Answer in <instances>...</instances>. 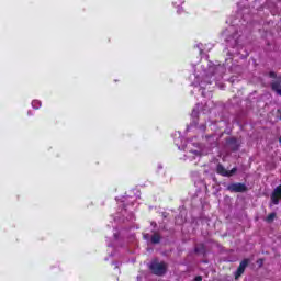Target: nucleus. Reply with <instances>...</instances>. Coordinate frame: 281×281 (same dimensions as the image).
Listing matches in <instances>:
<instances>
[{
    "label": "nucleus",
    "mask_w": 281,
    "mask_h": 281,
    "mask_svg": "<svg viewBox=\"0 0 281 281\" xmlns=\"http://www.w3.org/2000/svg\"><path fill=\"white\" fill-rule=\"evenodd\" d=\"M257 262H258V265H262L263 260L259 259Z\"/></svg>",
    "instance_id": "15"
},
{
    "label": "nucleus",
    "mask_w": 281,
    "mask_h": 281,
    "mask_svg": "<svg viewBox=\"0 0 281 281\" xmlns=\"http://www.w3.org/2000/svg\"><path fill=\"white\" fill-rule=\"evenodd\" d=\"M228 192H247V187L245 183L235 182L227 186Z\"/></svg>",
    "instance_id": "2"
},
{
    "label": "nucleus",
    "mask_w": 281,
    "mask_h": 281,
    "mask_svg": "<svg viewBox=\"0 0 281 281\" xmlns=\"http://www.w3.org/2000/svg\"><path fill=\"white\" fill-rule=\"evenodd\" d=\"M268 76L269 78H278V74H276V71H270Z\"/></svg>",
    "instance_id": "13"
},
{
    "label": "nucleus",
    "mask_w": 281,
    "mask_h": 281,
    "mask_svg": "<svg viewBox=\"0 0 281 281\" xmlns=\"http://www.w3.org/2000/svg\"><path fill=\"white\" fill-rule=\"evenodd\" d=\"M193 281H203V277L196 276V277L193 279Z\"/></svg>",
    "instance_id": "14"
},
{
    "label": "nucleus",
    "mask_w": 281,
    "mask_h": 281,
    "mask_svg": "<svg viewBox=\"0 0 281 281\" xmlns=\"http://www.w3.org/2000/svg\"><path fill=\"white\" fill-rule=\"evenodd\" d=\"M238 172V169L234 167L232 170L227 171V177H234Z\"/></svg>",
    "instance_id": "12"
},
{
    "label": "nucleus",
    "mask_w": 281,
    "mask_h": 281,
    "mask_svg": "<svg viewBox=\"0 0 281 281\" xmlns=\"http://www.w3.org/2000/svg\"><path fill=\"white\" fill-rule=\"evenodd\" d=\"M247 267H249V259L241 260L235 272V280H238V278L245 273V269H247Z\"/></svg>",
    "instance_id": "3"
},
{
    "label": "nucleus",
    "mask_w": 281,
    "mask_h": 281,
    "mask_svg": "<svg viewBox=\"0 0 281 281\" xmlns=\"http://www.w3.org/2000/svg\"><path fill=\"white\" fill-rule=\"evenodd\" d=\"M271 90L274 91L277 95L281 97V77L270 83Z\"/></svg>",
    "instance_id": "5"
},
{
    "label": "nucleus",
    "mask_w": 281,
    "mask_h": 281,
    "mask_svg": "<svg viewBox=\"0 0 281 281\" xmlns=\"http://www.w3.org/2000/svg\"><path fill=\"white\" fill-rule=\"evenodd\" d=\"M150 240L153 245H159V243H161V235H159V233H155L151 235Z\"/></svg>",
    "instance_id": "8"
},
{
    "label": "nucleus",
    "mask_w": 281,
    "mask_h": 281,
    "mask_svg": "<svg viewBox=\"0 0 281 281\" xmlns=\"http://www.w3.org/2000/svg\"><path fill=\"white\" fill-rule=\"evenodd\" d=\"M226 143L228 144V146H231L233 153H236V150L240 148V144L238 143V139H236V137L227 138Z\"/></svg>",
    "instance_id": "6"
},
{
    "label": "nucleus",
    "mask_w": 281,
    "mask_h": 281,
    "mask_svg": "<svg viewBox=\"0 0 281 281\" xmlns=\"http://www.w3.org/2000/svg\"><path fill=\"white\" fill-rule=\"evenodd\" d=\"M148 268L153 276L161 277L168 273V263L165 261L159 262L157 259L151 260Z\"/></svg>",
    "instance_id": "1"
},
{
    "label": "nucleus",
    "mask_w": 281,
    "mask_h": 281,
    "mask_svg": "<svg viewBox=\"0 0 281 281\" xmlns=\"http://www.w3.org/2000/svg\"><path fill=\"white\" fill-rule=\"evenodd\" d=\"M279 142H280V144H281V136L279 137Z\"/></svg>",
    "instance_id": "16"
},
{
    "label": "nucleus",
    "mask_w": 281,
    "mask_h": 281,
    "mask_svg": "<svg viewBox=\"0 0 281 281\" xmlns=\"http://www.w3.org/2000/svg\"><path fill=\"white\" fill-rule=\"evenodd\" d=\"M280 199H281V184L278 186L271 194V201H272L273 205H279Z\"/></svg>",
    "instance_id": "4"
},
{
    "label": "nucleus",
    "mask_w": 281,
    "mask_h": 281,
    "mask_svg": "<svg viewBox=\"0 0 281 281\" xmlns=\"http://www.w3.org/2000/svg\"><path fill=\"white\" fill-rule=\"evenodd\" d=\"M227 172H228V170L225 169L223 164H217V166H216V173L217 175H221V177H227Z\"/></svg>",
    "instance_id": "7"
},
{
    "label": "nucleus",
    "mask_w": 281,
    "mask_h": 281,
    "mask_svg": "<svg viewBox=\"0 0 281 281\" xmlns=\"http://www.w3.org/2000/svg\"><path fill=\"white\" fill-rule=\"evenodd\" d=\"M195 254H205V245L204 244H198L194 248Z\"/></svg>",
    "instance_id": "9"
},
{
    "label": "nucleus",
    "mask_w": 281,
    "mask_h": 281,
    "mask_svg": "<svg viewBox=\"0 0 281 281\" xmlns=\"http://www.w3.org/2000/svg\"><path fill=\"white\" fill-rule=\"evenodd\" d=\"M32 106H33V109H35V111H38V109L42 106V103L38 100H33Z\"/></svg>",
    "instance_id": "11"
},
{
    "label": "nucleus",
    "mask_w": 281,
    "mask_h": 281,
    "mask_svg": "<svg viewBox=\"0 0 281 281\" xmlns=\"http://www.w3.org/2000/svg\"><path fill=\"white\" fill-rule=\"evenodd\" d=\"M276 212L270 213L267 217H266V223H273V221H276Z\"/></svg>",
    "instance_id": "10"
}]
</instances>
